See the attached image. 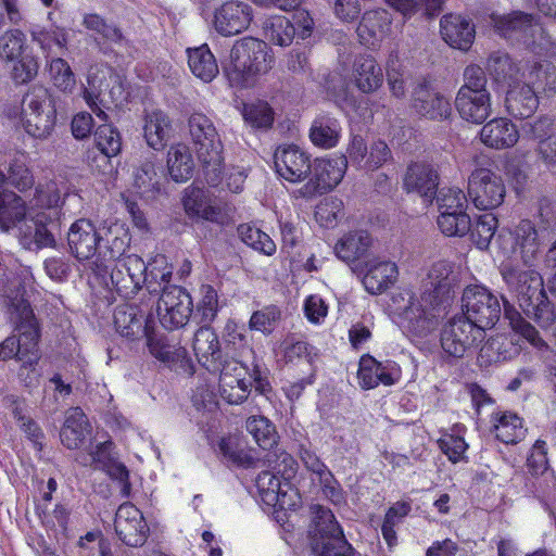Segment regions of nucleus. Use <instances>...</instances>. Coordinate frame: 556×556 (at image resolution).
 I'll return each instance as SVG.
<instances>
[{"label": "nucleus", "instance_id": "4be33fe9", "mask_svg": "<svg viewBox=\"0 0 556 556\" xmlns=\"http://www.w3.org/2000/svg\"><path fill=\"white\" fill-rule=\"evenodd\" d=\"M274 160L277 174L287 181L300 182L311 173L309 156L295 144L278 147Z\"/></svg>", "mask_w": 556, "mask_h": 556}, {"label": "nucleus", "instance_id": "e433bc0d", "mask_svg": "<svg viewBox=\"0 0 556 556\" xmlns=\"http://www.w3.org/2000/svg\"><path fill=\"white\" fill-rule=\"evenodd\" d=\"M89 421L79 407L66 412L65 421L60 432L61 442L70 450L80 448L90 434Z\"/></svg>", "mask_w": 556, "mask_h": 556}, {"label": "nucleus", "instance_id": "4c0bfd02", "mask_svg": "<svg viewBox=\"0 0 556 556\" xmlns=\"http://www.w3.org/2000/svg\"><path fill=\"white\" fill-rule=\"evenodd\" d=\"M352 79L362 92L369 93L382 85L383 74L374 56L361 54L354 59Z\"/></svg>", "mask_w": 556, "mask_h": 556}, {"label": "nucleus", "instance_id": "7c9ffc66", "mask_svg": "<svg viewBox=\"0 0 556 556\" xmlns=\"http://www.w3.org/2000/svg\"><path fill=\"white\" fill-rule=\"evenodd\" d=\"M440 28L443 40L454 49L467 51L473 43L475 25L462 15H444L440 21Z\"/></svg>", "mask_w": 556, "mask_h": 556}, {"label": "nucleus", "instance_id": "49530a36", "mask_svg": "<svg viewBox=\"0 0 556 556\" xmlns=\"http://www.w3.org/2000/svg\"><path fill=\"white\" fill-rule=\"evenodd\" d=\"M147 271H144L143 286L150 293L163 291L172 278L173 266L168 263L167 257L163 254H157L146 263Z\"/></svg>", "mask_w": 556, "mask_h": 556}, {"label": "nucleus", "instance_id": "0eeeda50", "mask_svg": "<svg viewBox=\"0 0 556 556\" xmlns=\"http://www.w3.org/2000/svg\"><path fill=\"white\" fill-rule=\"evenodd\" d=\"M17 298L16 295L14 300L17 301L16 308L21 311V317L23 319L18 326L21 337L20 339L9 337L0 344V359L5 361L17 357L18 361L23 363L20 376L24 377V370L30 369L34 374V377H30L29 381V383H31L38 376L35 372V365L39 359L37 349L39 331L29 304L23 299V294H21V299ZM13 305H15V303H13Z\"/></svg>", "mask_w": 556, "mask_h": 556}, {"label": "nucleus", "instance_id": "bb28decb", "mask_svg": "<svg viewBox=\"0 0 556 556\" xmlns=\"http://www.w3.org/2000/svg\"><path fill=\"white\" fill-rule=\"evenodd\" d=\"M391 14L384 9H377L363 14L356 33L362 45L376 48L391 35Z\"/></svg>", "mask_w": 556, "mask_h": 556}, {"label": "nucleus", "instance_id": "ea45409f", "mask_svg": "<svg viewBox=\"0 0 556 556\" xmlns=\"http://www.w3.org/2000/svg\"><path fill=\"white\" fill-rule=\"evenodd\" d=\"M187 56L191 73L202 81L210 83L217 76L218 65L207 45L188 48Z\"/></svg>", "mask_w": 556, "mask_h": 556}, {"label": "nucleus", "instance_id": "338daca9", "mask_svg": "<svg viewBox=\"0 0 556 556\" xmlns=\"http://www.w3.org/2000/svg\"><path fill=\"white\" fill-rule=\"evenodd\" d=\"M386 71L391 93L402 98L405 94V70L396 52L392 51L389 54Z\"/></svg>", "mask_w": 556, "mask_h": 556}, {"label": "nucleus", "instance_id": "b1692460", "mask_svg": "<svg viewBox=\"0 0 556 556\" xmlns=\"http://www.w3.org/2000/svg\"><path fill=\"white\" fill-rule=\"evenodd\" d=\"M358 383L364 390L383 386H393L401 378V368L394 362L380 363L372 356L365 355L359 359L357 371Z\"/></svg>", "mask_w": 556, "mask_h": 556}, {"label": "nucleus", "instance_id": "7ed1b4c3", "mask_svg": "<svg viewBox=\"0 0 556 556\" xmlns=\"http://www.w3.org/2000/svg\"><path fill=\"white\" fill-rule=\"evenodd\" d=\"M106 236V245L93 262V271L102 277L110 273L116 292L124 298L134 296L143 287L146 262L137 254L125 255L130 237L123 224H112Z\"/></svg>", "mask_w": 556, "mask_h": 556}, {"label": "nucleus", "instance_id": "1a4fd4ad", "mask_svg": "<svg viewBox=\"0 0 556 556\" xmlns=\"http://www.w3.org/2000/svg\"><path fill=\"white\" fill-rule=\"evenodd\" d=\"M311 548L315 556H354V551L345 540L334 515L325 507H318L316 511Z\"/></svg>", "mask_w": 556, "mask_h": 556}, {"label": "nucleus", "instance_id": "423d86ee", "mask_svg": "<svg viewBox=\"0 0 556 556\" xmlns=\"http://www.w3.org/2000/svg\"><path fill=\"white\" fill-rule=\"evenodd\" d=\"M125 88L122 77L105 65L91 66L87 75V85L81 97L93 114L108 122L106 111L117 106L124 99Z\"/></svg>", "mask_w": 556, "mask_h": 556}, {"label": "nucleus", "instance_id": "2eb2a0df", "mask_svg": "<svg viewBox=\"0 0 556 556\" xmlns=\"http://www.w3.org/2000/svg\"><path fill=\"white\" fill-rule=\"evenodd\" d=\"M98 228L90 219L80 218L74 222L67 232L68 247L72 254L79 261H96L106 245V229L112 225Z\"/></svg>", "mask_w": 556, "mask_h": 556}, {"label": "nucleus", "instance_id": "c85d7f7f", "mask_svg": "<svg viewBox=\"0 0 556 556\" xmlns=\"http://www.w3.org/2000/svg\"><path fill=\"white\" fill-rule=\"evenodd\" d=\"M413 108L430 119H445L452 112L450 100L426 83L414 89Z\"/></svg>", "mask_w": 556, "mask_h": 556}, {"label": "nucleus", "instance_id": "a211bd4d", "mask_svg": "<svg viewBox=\"0 0 556 556\" xmlns=\"http://www.w3.org/2000/svg\"><path fill=\"white\" fill-rule=\"evenodd\" d=\"M252 21L253 9L249 3L230 0L215 9L213 27L222 36H235L248 29Z\"/></svg>", "mask_w": 556, "mask_h": 556}, {"label": "nucleus", "instance_id": "a878e982", "mask_svg": "<svg viewBox=\"0 0 556 556\" xmlns=\"http://www.w3.org/2000/svg\"><path fill=\"white\" fill-rule=\"evenodd\" d=\"M191 348L198 363L210 372H217L225 362L218 336L208 326L200 327L194 332Z\"/></svg>", "mask_w": 556, "mask_h": 556}, {"label": "nucleus", "instance_id": "412c9836", "mask_svg": "<svg viewBox=\"0 0 556 556\" xmlns=\"http://www.w3.org/2000/svg\"><path fill=\"white\" fill-rule=\"evenodd\" d=\"M219 393L228 404H241L247 400L251 381L245 379V367L235 359L225 361L218 370Z\"/></svg>", "mask_w": 556, "mask_h": 556}, {"label": "nucleus", "instance_id": "69168bd1", "mask_svg": "<svg viewBox=\"0 0 556 556\" xmlns=\"http://www.w3.org/2000/svg\"><path fill=\"white\" fill-rule=\"evenodd\" d=\"M437 203L440 214L467 213V195L457 187L442 188L437 197Z\"/></svg>", "mask_w": 556, "mask_h": 556}, {"label": "nucleus", "instance_id": "680f3d73", "mask_svg": "<svg viewBox=\"0 0 556 556\" xmlns=\"http://www.w3.org/2000/svg\"><path fill=\"white\" fill-rule=\"evenodd\" d=\"M409 511L410 505L405 502H397L388 509L381 527V532L390 547H393L397 542L395 527L403 521Z\"/></svg>", "mask_w": 556, "mask_h": 556}, {"label": "nucleus", "instance_id": "c9c22d12", "mask_svg": "<svg viewBox=\"0 0 556 556\" xmlns=\"http://www.w3.org/2000/svg\"><path fill=\"white\" fill-rule=\"evenodd\" d=\"M455 106L460 117L466 122L473 124L483 123L492 112V101L490 92H478L470 94L469 91L457 92Z\"/></svg>", "mask_w": 556, "mask_h": 556}, {"label": "nucleus", "instance_id": "a18cd8bd", "mask_svg": "<svg viewBox=\"0 0 556 556\" xmlns=\"http://www.w3.org/2000/svg\"><path fill=\"white\" fill-rule=\"evenodd\" d=\"M167 167L170 177L176 182L190 179L194 162L189 148L181 143L172 146L167 153Z\"/></svg>", "mask_w": 556, "mask_h": 556}, {"label": "nucleus", "instance_id": "c756f323", "mask_svg": "<svg viewBox=\"0 0 556 556\" xmlns=\"http://www.w3.org/2000/svg\"><path fill=\"white\" fill-rule=\"evenodd\" d=\"M114 324L116 331L129 340L142 339L153 327L152 318L132 305L117 306L114 313Z\"/></svg>", "mask_w": 556, "mask_h": 556}, {"label": "nucleus", "instance_id": "09e8293b", "mask_svg": "<svg viewBox=\"0 0 556 556\" xmlns=\"http://www.w3.org/2000/svg\"><path fill=\"white\" fill-rule=\"evenodd\" d=\"M521 80L531 86L533 90H555L556 89V67L547 61L535 63L532 66L522 70Z\"/></svg>", "mask_w": 556, "mask_h": 556}, {"label": "nucleus", "instance_id": "603ef678", "mask_svg": "<svg viewBox=\"0 0 556 556\" xmlns=\"http://www.w3.org/2000/svg\"><path fill=\"white\" fill-rule=\"evenodd\" d=\"M464 425H455L450 432H444L438 440L439 447L452 463H458L465 458L468 444L465 442Z\"/></svg>", "mask_w": 556, "mask_h": 556}, {"label": "nucleus", "instance_id": "c03bdc74", "mask_svg": "<svg viewBox=\"0 0 556 556\" xmlns=\"http://www.w3.org/2000/svg\"><path fill=\"white\" fill-rule=\"evenodd\" d=\"M263 35L275 46L288 47L295 38L294 24L283 15H271L263 22Z\"/></svg>", "mask_w": 556, "mask_h": 556}, {"label": "nucleus", "instance_id": "3c124183", "mask_svg": "<svg viewBox=\"0 0 556 556\" xmlns=\"http://www.w3.org/2000/svg\"><path fill=\"white\" fill-rule=\"evenodd\" d=\"M526 137L538 141L539 155L543 160V148L549 142L556 141V119L543 115L527 122L522 126Z\"/></svg>", "mask_w": 556, "mask_h": 556}, {"label": "nucleus", "instance_id": "052dcab7", "mask_svg": "<svg viewBox=\"0 0 556 556\" xmlns=\"http://www.w3.org/2000/svg\"><path fill=\"white\" fill-rule=\"evenodd\" d=\"M344 217V205L338 198H325L315 210L317 223L325 228H333Z\"/></svg>", "mask_w": 556, "mask_h": 556}, {"label": "nucleus", "instance_id": "393cba45", "mask_svg": "<svg viewBox=\"0 0 556 556\" xmlns=\"http://www.w3.org/2000/svg\"><path fill=\"white\" fill-rule=\"evenodd\" d=\"M479 139L489 149L507 150L518 143L520 131L511 119L494 117L483 124L479 131Z\"/></svg>", "mask_w": 556, "mask_h": 556}, {"label": "nucleus", "instance_id": "79ce46f5", "mask_svg": "<svg viewBox=\"0 0 556 556\" xmlns=\"http://www.w3.org/2000/svg\"><path fill=\"white\" fill-rule=\"evenodd\" d=\"M495 437L505 444H516L526 434L522 419L515 413L497 412L492 415Z\"/></svg>", "mask_w": 556, "mask_h": 556}, {"label": "nucleus", "instance_id": "20e7f679", "mask_svg": "<svg viewBox=\"0 0 556 556\" xmlns=\"http://www.w3.org/2000/svg\"><path fill=\"white\" fill-rule=\"evenodd\" d=\"M500 273L523 314L533 319L541 329H549L556 323V314L546 296L540 273L510 264H502Z\"/></svg>", "mask_w": 556, "mask_h": 556}, {"label": "nucleus", "instance_id": "de8ad7c7", "mask_svg": "<svg viewBox=\"0 0 556 556\" xmlns=\"http://www.w3.org/2000/svg\"><path fill=\"white\" fill-rule=\"evenodd\" d=\"M26 34L20 28H9L0 34V63L9 65L28 52Z\"/></svg>", "mask_w": 556, "mask_h": 556}, {"label": "nucleus", "instance_id": "2f4dec72", "mask_svg": "<svg viewBox=\"0 0 556 556\" xmlns=\"http://www.w3.org/2000/svg\"><path fill=\"white\" fill-rule=\"evenodd\" d=\"M182 205L190 218H201L212 223L222 224L224 215L222 210L212 204L207 192L198 187L186 188L182 197Z\"/></svg>", "mask_w": 556, "mask_h": 556}, {"label": "nucleus", "instance_id": "0e129e2a", "mask_svg": "<svg viewBox=\"0 0 556 556\" xmlns=\"http://www.w3.org/2000/svg\"><path fill=\"white\" fill-rule=\"evenodd\" d=\"M441 232L447 237H464L471 229V219L467 213H443L437 218Z\"/></svg>", "mask_w": 556, "mask_h": 556}, {"label": "nucleus", "instance_id": "ddd939ff", "mask_svg": "<svg viewBox=\"0 0 556 556\" xmlns=\"http://www.w3.org/2000/svg\"><path fill=\"white\" fill-rule=\"evenodd\" d=\"M484 339V332L464 315L448 319L441 329L440 342L445 354L460 358Z\"/></svg>", "mask_w": 556, "mask_h": 556}, {"label": "nucleus", "instance_id": "39448f33", "mask_svg": "<svg viewBox=\"0 0 556 556\" xmlns=\"http://www.w3.org/2000/svg\"><path fill=\"white\" fill-rule=\"evenodd\" d=\"M274 64L275 56L268 45L251 37L236 41L222 62L230 85L239 88L253 86Z\"/></svg>", "mask_w": 556, "mask_h": 556}, {"label": "nucleus", "instance_id": "e2e57ef3", "mask_svg": "<svg viewBox=\"0 0 556 556\" xmlns=\"http://www.w3.org/2000/svg\"><path fill=\"white\" fill-rule=\"evenodd\" d=\"M94 143L97 149L106 157L117 155L122 149V138L118 130L108 123L97 128Z\"/></svg>", "mask_w": 556, "mask_h": 556}, {"label": "nucleus", "instance_id": "cd10ccee", "mask_svg": "<svg viewBox=\"0 0 556 556\" xmlns=\"http://www.w3.org/2000/svg\"><path fill=\"white\" fill-rule=\"evenodd\" d=\"M439 186V175L434 167L426 163H414L408 166L404 187L407 192L417 193L426 205L432 203Z\"/></svg>", "mask_w": 556, "mask_h": 556}, {"label": "nucleus", "instance_id": "9b49d317", "mask_svg": "<svg viewBox=\"0 0 556 556\" xmlns=\"http://www.w3.org/2000/svg\"><path fill=\"white\" fill-rule=\"evenodd\" d=\"M497 240L503 250L517 253L525 265L532 266L542 254L545 230L523 219L507 232H501Z\"/></svg>", "mask_w": 556, "mask_h": 556}, {"label": "nucleus", "instance_id": "4d7b16f0", "mask_svg": "<svg viewBox=\"0 0 556 556\" xmlns=\"http://www.w3.org/2000/svg\"><path fill=\"white\" fill-rule=\"evenodd\" d=\"M238 233L242 242L253 250L271 256L276 252V243L274 240L260 228L251 224H242L238 227Z\"/></svg>", "mask_w": 556, "mask_h": 556}, {"label": "nucleus", "instance_id": "a19ab883", "mask_svg": "<svg viewBox=\"0 0 556 556\" xmlns=\"http://www.w3.org/2000/svg\"><path fill=\"white\" fill-rule=\"evenodd\" d=\"M486 70L495 81L510 86L521 80V68L508 53L503 51L493 52L486 62Z\"/></svg>", "mask_w": 556, "mask_h": 556}, {"label": "nucleus", "instance_id": "13d9d810", "mask_svg": "<svg viewBox=\"0 0 556 556\" xmlns=\"http://www.w3.org/2000/svg\"><path fill=\"white\" fill-rule=\"evenodd\" d=\"M245 427L260 447L268 450L277 443V432L269 419L252 416L248 418Z\"/></svg>", "mask_w": 556, "mask_h": 556}, {"label": "nucleus", "instance_id": "f8f14e48", "mask_svg": "<svg viewBox=\"0 0 556 556\" xmlns=\"http://www.w3.org/2000/svg\"><path fill=\"white\" fill-rule=\"evenodd\" d=\"M463 314L485 333L498 321L502 305L496 295L482 285L467 286L463 291Z\"/></svg>", "mask_w": 556, "mask_h": 556}, {"label": "nucleus", "instance_id": "9d476101", "mask_svg": "<svg viewBox=\"0 0 556 556\" xmlns=\"http://www.w3.org/2000/svg\"><path fill=\"white\" fill-rule=\"evenodd\" d=\"M23 126L34 138L49 137L55 125V104L48 90L41 87L33 88L23 100Z\"/></svg>", "mask_w": 556, "mask_h": 556}, {"label": "nucleus", "instance_id": "473e14b6", "mask_svg": "<svg viewBox=\"0 0 556 556\" xmlns=\"http://www.w3.org/2000/svg\"><path fill=\"white\" fill-rule=\"evenodd\" d=\"M539 106L536 91L522 80L510 83L505 97V109L515 118L530 117Z\"/></svg>", "mask_w": 556, "mask_h": 556}, {"label": "nucleus", "instance_id": "8fccbe9b", "mask_svg": "<svg viewBox=\"0 0 556 556\" xmlns=\"http://www.w3.org/2000/svg\"><path fill=\"white\" fill-rule=\"evenodd\" d=\"M370 241V236L367 231L350 232L336 244V254L344 262H353L367 251Z\"/></svg>", "mask_w": 556, "mask_h": 556}, {"label": "nucleus", "instance_id": "6e6d98bb", "mask_svg": "<svg viewBox=\"0 0 556 556\" xmlns=\"http://www.w3.org/2000/svg\"><path fill=\"white\" fill-rule=\"evenodd\" d=\"M241 114L244 123L253 129H268L274 123V111L265 101L244 103Z\"/></svg>", "mask_w": 556, "mask_h": 556}, {"label": "nucleus", "instance_id": "f704fd0d", "mask_svg": "<svg viewBox=\"0 0 556 556\" xmlns=\"http://www.w3.org/2000/svg\"><path fill=\"white\" fill-rule=\"evenodd\" d=\"M397 278L399 268L394 262L375 258L367 264L363 285L369 293L378 294L393 286Z\"/></svg>", "mask_w": 556, "mask_h": 556}, {"label": "nucleus", "instance_id": "f03ea898", "mask_svg": "<svg viewBox=\"0 0 556 556\" xmlns=\"http://www.w3.org/2000/svg\"><path fill=\"white\" fill-rule=\"evenodd\" d=\"M456 282L452 263L433 262L422 279L424 291L419 298L410 289H401L393 294L392 304L400 326L417 338L433 333L446 314Z\"/></svg>", "mask_w": 556, "mask_h": 556}, {"label": "nucleus", "instance_id": "dca6fc26", "mask_svg": "<svg viewBox=\"0 0 556 556\" xmlns=\"http://www.w3.org/2000/svg\"><path fill=\"white\" fill-rule=\"evenodd\" d=\"M506 188L501 176L489 168L475 169L468 179V195L478 210H493L505 198Z\"/></svg>", "mask_w": 556, "mask_h": 556}, {"label": "nucleus", "instance_id": "bf43d9fd", "mask_svg": "<svg viewBox=\"0 0 556 556\" xmlns=\"http://www.w3.org/2000/svg\"><path fill=\"white\" fill-rule=\"evenodd\" d=\"M49 76L53 86L64 93H72L76 87L75 75L70 64L62 58H54L49 63Z\"/></svg>", "mask_w": 556, "mask_h": 556}, {"label": "nucleus", "instance_id": "774afa93", "mask_svg": "<svg viewBox=\"0 0 556 556\" xmlns=\"http://www.w3.org/2000/svg\"><path fill=\"white\" fill-rule=\"evenodd\" d=\"M11 78L15 84H27L38 74V60L31 53H24L17 60L11 61Z\"/></svg>", "mask_w": 556, "mask_h": 556}, {"label": "nucleus", "instance_id": "5701e85b", "mask_svg": "<svg viewBox=\"0 0 556 556\" xmlns=\"http://www.w3.org/2000/svg\"><path fill=\"white\" fill-rule=\"evenodd\" d=\"M255 483L264 504L278 509H291L296 506V492L291 489L289 482H282L273 472H261Z\"/></svg>", "mask_w": 556, "mask_h": 556}, {"label": "nucleus", "instance_id": "58836bf2", "mask_svg": "<svg viewBox=\"0 0 556 556\" xmlns=\"http://www.w3.org/2000/svg\"><path fill=\"white\" fill-rule=\"evenodd\" d=\"M503 299L504 317L508 320L511 330L526 340L533 349L540 352L549 350L546 341L539 330L528 321L508 301Z\"/></svg>", "mask_w": 556, "mask_h": 556}, {"label": "nucleus", "instance_id": "5fc2aeb1", "mask_svg": "<svg viewBox=\"0 0 556 556\" xmlns=\"http://www.w3.org/2000/svg\"><path fill=\"white\" fill-rule=\"evenodd\" d=\"M143 338L147 339V345L150 353L159 361L167 364L178 362L189 363L187 359V350L182 346L170 345L162 339H156L153 334V328Z\"/></svg>", "mask_w": 556, "mask_h": 556}, {"label": "nucleus", "instance_id": "37998d69", "mask_svg": "<svg viewBox=\"0 0 556 556\" xmlns=\"http://www.w3.org/2000/svg\"><path fill=\"white\" fill-rule=\"evenodd\" d=\"M341 137L340 123L328 115L316 117L309 129V139L318 148L331 149L336 147Z\"/></svg>", "mask_w": 556, "mask_h": 556}, {"label": "nucleus", "instance_id": "72a5a7b5", "mask_svg": "<svg viewBox=\"0 0 556 556\" xmlns=\"http://www.w3.org/2000/svg\"><path fill=\"white\" fill-rule=\"evenodd\" d=\"M142 128L147 144L155 151L163 150L172 138V121L161 110L147 111Z\"/></svg>", "mask_w": 556, "mask_h": 556}, {"label": "nucleus", "instance_id": "f3484780", "mask_svg": "<svg viewBox=\"0 0 556 556\" xmlns=\"http://www.w3.org/2000/svg\"><path fill=\"white\" fill-rule=\"evenodd\" d=\"M193 308L190 294L178 286L163 289L157 301L156 313L161 325L167 330L184 327L189 321Z\"/></svg>", "mask_w": 556, "mask_h": 556}, {"label": "nucleus", "instance_id": "6e6552de", "mask_svg": "<svg viewBox=\"0 0 556 556\" xmlns=\"http://www.w3.org/2000/svg\"><path fill=\"white\" fill-rule=\"evenodd\" d=\"M189 131L208 184L217 185L223 173V144L214 123L205 114L193 113L189 118Z\"/></svg>", "mask_w": 556, "mask_h": 556}, {"label": "nucleus", "instance_id": "4468645a", "mask_svg": "<svg viewBox=\"0 0 556 556\" xmlns=\"http://www.w3.org/2000/svg\"><path fill=\"white\" fill-rule=\"evenodd\" d=\"M491 20L496 33L507 39L540 48L549 42L543 27L534 21L532 15L513 12L507 15L493 14Z\"/></svg>", "mask_w": 556, "mask_h": 556}, {"label": "nucleus", "instance_id": "6ab92c4d", "mask_svg": "<svg viewBox=\"0 0 556 556\" xmlns=\"http://www.w3.org/2000/svg\"><path fill=\"white\" fill-rule=\"evenodd\" d=\"M346 167L348 160L343 154L316 160L314 167L315 180L311 179L299 192L305 198H311L317 192L334 188L342 180Z\"/></svg>", "mask_w": 556, "mask_h": 556}, {"label": "nucleus", "instance_id": "f257e3e1", "mask_svg": "<svg viewBox=\"0 0 556 556\" xmlns=\"http://www.w3.org/2000/svg\"><path fill=\"white\" fill-rule=\"evenodd\" d=\"M5 181L21 192L34 186L35 179L25 153L12 159L7 175L0 170V187ZM66 195L67 192L55 180L38 184L28 201L14 192H0V229L4 232L15 229L25 250L54 247V231L60 228Z\"/></svg>", "mask_w": 556, "mask_h": 556}, {"label": "nucleus", "instance_id": "864d4df0", "mask_svg": "<svg viewBox=\"0 0 556 556\" xmlns=\"http://www.w3.org/2000/svg\"><path fill=\"white\" fill-rule=\"evenodd\" d=\"M517 352V348L506 337L495 336L481 348L479 357L482 362L491 364L510 359Z\"/></svg>", "mask_w": 556, "mask_h": 556}, {"label": "nucleus", "instance_id": "aec40b11", "mask_svg": "<svg viewBox=\"0 0 556 556\" xmlns=\"http://www.w3.org/2000/svg\"><path fill=\"white\" fill-rule=\"evenodd\" d=\"M114 528L118 538L128 546H141L148 539L149 527L142 513L131 503H124L118 507Z\"/></svg>", "mask_w": 556, "mask_h": 556}]
</instances>
